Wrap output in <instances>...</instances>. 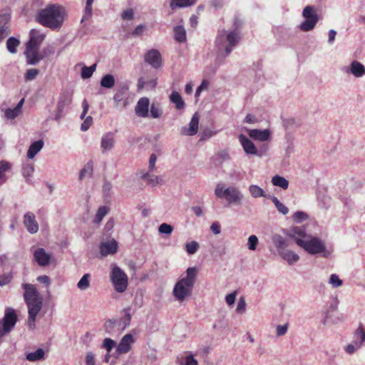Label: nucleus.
Here are the masks:
<instances>
[{"label":"nucleus","mask_w":365,"mask_h":365,"mask_svg":"<svg viewBox=\"0 0 365 365\" xmlns=\"http://www.w3.org/2000/svg\"><path fill=\"white\" fill-rule=\"evenodd\" d=\"M198 125H199V117L197 113H195L189 123V127H183L181 129V134L186 135L189 136H192L195 135L198 131Z\"/></svg>","instance_id":"nucleus-23"},{"label":"nucleus","mask_w":365,"mask_h":365,"mask_svg":"<svg viewBox=\"0 0 365 365\" xmlns=\"http://www.w3.org/2000/svg\"><path fill=\"white\" fill-rule=\"evenodd\" d=\"M43 146V141L42 140H38L32 143L27 151L28 158H34L35 155L42 149Z\"/></svg>","instance_id":"nucleus-32"},{"label":"nucleus","mask_w":365,"mask_h":365,"mask_svg":"<svg viewBox=\"0 0 365 365\" xmlns=\"http://www.w3.org/2000/svg\"><path fill=\"white\" fill-rule=\"evenodd\" d=\"M115 342L110 338H106L102 344V347L105 349L108 353H110L114 347Z\"/></svg>","instance_id":"nucleus-57"},{"label":"nucleus","mask_w":365,"mask_h":365,"mask_svg":"<svg viewBox=\"0 0 365 365\" xmlns=\"http://www.w3.org/2000/svg\"><path fill=\"white\" fill-rule=\"evenodd\" d=\"M250 195L254 198L267 197L265 191L257 185H250L248 187Z\"/></svg>","instance_id":"nucleus-35"},{"label":"nucleus","mask_w":365,"mask_h":365,"mask_svg":"<svg viewBox=\"0 0 365 365\" xmlns=\"http://www.w3.org/2000/svg\"><path fill=\"white\" fill-rule=\"evenodd\" d=\"M354 342L361 343L360 345L364 346L365 345V330L362 324H360L353 334Z\"/></svg>","instance_id":"nucleus-34"},{"label":"nucleus","mask_w":365,"mask_h":365,"mask_svg":"<svg viewBox=\"0 0 365 365\" xmlns=\"http://www.w3.org/2000/svg\"><path fill=\"white\" fill-rule=\"evenodd\" d=\"M258 245V238L256 235H250L248 238L247 246L250 250H255Z\"/></svg>","instance_id":"nucleus-58"},{"label":"nucleus","mask_w":365,"mask_h":365,"mask_svg":"<svg viewBox=\"0 0 365 365\" xmlns=\"http://www.w3.org/2000/svg\"><path fill=\"white\" fill-rule=\"evenodd\" d=\"M24 103V98L20 100V101L17 103L15 108H6L4 110V116L7 119H14L17 116H19L22 112V107Z\"/></svg>","instance_id":"nucleus-25"},{"label":"nucleus","mask_w":365,"mask_h":365,"mask_svg":"<svg viewBox=\"0 0 365 365\" xmlns=\"http://www.w3.org/2000/svg\"><path fill=\"white\" fill-rule=\"evenodd\" d=\"M196 277V268L189 267L186 270L185 277H182L175 284L173 294L178 302H182L192 295Z\"/></svg>","instance_id":"nucleus-3"},{"label":"nucleus","mask_w":365,"mask_h":365,"mask_svg":"<svg viewBox=\"0 0 365 365\" xmlns=\"http://www.w3.org/2000/svg\"><path fill=\"white\" fill-rule=\"evenodd\" d=\"M39 74V70L37 68L28 69L24 75V80L26 81H31L37 77Z\"/></svg>","instance_id":"nucleus-52"},{"label":"nucleus","mask_w":365,"mask_h":365,"mask_svg":"<svg viewBox=\"0 0 365 365\" xmlns=\"http://www.w3.org/2000/svg\"><path fill=\"white\" fill-rule=\"evenodd\" d=\"M66 16V10L63 6L51 4L38 11L36 19L45 27L58 30L62 26Z\"/></svg>","instance_id":"nucleus-1"},{"label":"nucleus","mask_w":365,"mask_h":365,"mask_svg":"<svg viewBox=\"0 0 365 365\" xmlns=\"http://www.w3.org/2000/svg\"><path fill=\"white\" fill-rule=\"evenodd\" d=\"M96 69V63L91 65V66H83L81 70V77L83 79L89 78L92 76L93 72Z\"/></svg>","instance_id":"nucleus-51"},{"label":"nucleus","mask_w":365,"mask_h":365,"mask_svg":"<svg viewBox=\"0 0 365 365\" xmlns=\"http://www.w3.org/2000/svg\"><path fill=\"white\" fill-rule=\"evenodd\" d=\"M24 225L27 231L31 234H35L38 231V224L35 215L31 212H27L24 216Z\"/></svg>","instance_id":"nucleus-18"},{"label":"nucleus","mask_w":365,"mask_h":365,"mask_svg":"<svg viewBox=\"0 0 365 365\" xmlns=\"http://www.w3.org/2000/svg\"><path fill=\"white\" fill-rule=\"evenodd\" d=\"M144 61L154 68L162 66V56L157 49H150L145 54Z\"/></svg>","instance_id":"nucleus-13"},{"label":"nucleus","mask_w":365,"mask_h":365,"mask_svg":"<svg viewBox=\"0 0 365 365\" xmlns=\"http://www.w3.org/2000/svg\"><path fill=\"white\" fill-rule=\"evenodd\" d=\"M20 45V41L15 37H10L6 41V48L11 53L17 52V47Z\"/></svg>","instance_id":"nucleus-40"},{"label":"nucleus","mask_w":365,"mask_h":365,"mask_svg":"<svg viewBox=\"0 0 365 365\" xmlns=\"http://www.w3.org/2000/svg\"><path fill=\"white\" fill-rule=\"evenodd\" d=\"M92 123H93V118H92V117L91 116H88L84 120L83 123L81 124V130L82 131L88 130L89 129V128L91 127V125H92Z\"/></svg>","instance_id":"nucleus-64"},{"label":"nucleus","mask_w":365,"mask_h":365,"mask_svg":"<svg viewBox=\"0 0 365 365\" xmlns=\"http://www.w3.org/2000/svg\"><path fill=\"white\" fill-rule=\"evenodd\" d=\"M110 279L115 290L123 293L128 288V279L125 272L115 264L110 265Z\"/></svg>","instance_id":"nucleus-6"},{"label":"nucleus","mask_w":365,"mask_h":365,"mask_svg":"<svg viewBox=\"0 0 365 365\" xmlns=\"http://www.w3.org/2000/svg\"><path fill=\"white\" fill-rule=\"evenodd\" d=\"M199 249V244L195 241H191L185 245L186 252L189 255L195 254Z\"/></svg>","instance_id":"nucleus-53"},{"label":"nucleus","mask_w":365,"mask_h":365,"mask_svg":"<svg viewBox=\"0 0 365 365\" xmlns=\"http://www.w3.org/2000/svg\"><path fill=\"white\" fill-rule=\"evenodd\" d=\"M173 230V227L167 223H163L158 227V231L161 234L170 235Z\"/></svg>","instance_id":"nucleus-59"},{"label":"nucleus","mask_w":365,"mask_h":365,"mask_svg":"<svg viewBox=\"0 0 365 365\" xmlns=\"http://www.w3.org/2000/svg\"><path fill=\"white\" fill-rule=\"evenodd\" d=\"M11 15L8 13L0 14V43L11 33Z\"/></svg>","instance_id":"nucleus-16"},{"label":"nucleus","mask_w":365,"mask_h":365,"mask_svg":"<svg viewBox=\"0 0 365 365\" xmlns=\"http://www.w3.org/2000/svg\"><path fill=\"white\" fill-rule=\"evenodd\" d=\"M127 88H122L118 89L113 96V100L116 106H118L122 101H125L126 97Z\"/></svg>","instance_id":"nucleus-46"},{"label":"nucleus","mask_w":365,"mask_h":365,"mask_svg":"<svg viewBox=\"0 0 365 365\" xmlns=\"http://www.w3.org/2000/svg\"><path fill=\"white\" fill-rule=\"evenodd\" d=\"M240 38V34L237 31L228 33L225 30L219 31L215 40V45L219 54L222 55L224 53V57L228 56L238 43Z\"/></svg>","instance_id":"nucleus-4"},{"label":"nucleus","mask_w":365,"mask_h":365,"mask_svg":"<svg viewBox=\"0 0 365 365\" xmlns=\"http://www.w3.org/2000/svg\"><path fill=\"white\" fill-rule=\"evenodd\" d=\"M272 183L274 186L286 190L289 187V181L284 177L276 175L272 178Z\"/></svg>","instance_id":"nucleus-36"},{"label":"nucleus","mask_w":365,"mask_h":365,"mask_svg":"<svg viewBox=\"0 0 365 365\" xmlns=\"http://www.w3.org/2000/svg\"><path fill=\"white\" fill-rule=\"evenodd\" d=\"M287 236L296 242L297 239H306L309 236L306 232V229L303 226L293 227L287 233Z\"/></svg>","instance_id":"nucleus-24"},{"label":"nucleus","mask_w":365,"mask_h":365,"mask_svg":"<svg viewBox=\"0 0 365 365\" xmlns=\"http://www.w3.org/2000/svg\"><path fill=\"white\" fill-rule=\"evenodd\" d=\"M22 287L24 289V299L28 307V326L34 329L36 317L43 307V297L34 284L24 283Z\"/></svg>","instance_id":"nucleus-2"},{"label":"nucleus","mask_w":365,"mask_h":365,"mask_svg":"<svg viewBox=\"0 0 365 365\" xmlns=\"http://www.w3.org/2000/svg\"><path fill=\"white\" fill-rule=\"evenodd\" d=\"M360 344L361 343H356L351 341V342L347 344L344 349L346 354L349 355H352L363 347L360 345Z\"/></svg>","instance_id":"nucleus-49"},{"label":"nucleus","mask_w":365,"mask_h":365,"mask_svg":"<svg viewBox=\"0 0 365 365\" xmlns=\"http://www.w3.org/2000/svg\"><path fill=\"white\" fill-rule=\"evenodd\" d=\"M272 241L277 248L278 254L279 253V250H284L285 248L288 247L287 240L280 235H274L272 237Z\"/></svg>","instance_id":"nucleus-31"},{"label":"nucleus","mask_w":365,"mask_h":365,"mask_svg":"<svg viewBox=\"0 0 365 365\" xmlns=\"http://www.w3.org/2000/svg\"><path fill=\"white\" fill-rule=\"evenodd\" d=\"M169 98L170 101L175 104L177 110H180L185 108V103L182 100L181 95L178 91H173L171 93Z\"/></svg>","instance_id":"nucleus-30"},{"label":"nucleus","mask_w":365,"mask_h":365,"mask_svg":"<svg viewBox=\"0 0 365 365\" xmlns=\"http://www.w3.org/2000/svg\"><path fill=\"white\" fill-rule=\"evenodd\" d=\"M217 198L225 199L229 205H240L244 199L242 192L235 186L226 187L223 184L218 183L215 189Z\"/></svg>","instance_id":"nucleus-5"},{"label":"nucleus","mask_w":365,"mask_h":365,"mask_svg":"<svg viewBox=\"0 0 365 365\" xmlns=\"http://www.w3.org/2000/svg\"><path fill=\"white\" fill-rule=\"evenodd\" d=\"M150 116L153 118H158L163 114V110L158 103H153L150 108Z\"/></svg>","instance_id":"nucleus-47"},{"label":"nucleus","mask_w":365,"mask_h":365,"mask_svg":"<svg viewBox=\"0 0 365 365\" xmlns=\"http://www.w3.org/2000/svg\"><path fill=\"white\" fill-rule=\"evenodd\" d=\"M356 78L362 77L365 74L364 66L357 61H353L349 71Z\"/></svg>","instance_id":"nucleus-28"},{"label":"nucleus","mask_w":365,"mask_h":365,"mask_svg":"<svg viewBox=\"0 0 365 365\" xmlns=\"http://www.w3.org/2000/svg\"><path fill=\"white\" fill-rule=\"evenodd\" d=\"M109 209L106 206H102L100 207L97 212L95 215V217L93 219V223L95 224H99L103 217L106 215V214L108 212Z\"/></svg>","instance_id":"nucleus-45"},{"label":"nucleus","mask_w":365,"mask_h":365,"mask_svg":"<svg viewBox=\"0 0 365 365\" xmlns=\"http://www.w3.org/2000/svg\"><path fill=\"white\" fill-rule=\"evenodd\" d=\"M309 219V215L304 211H297L292 215V220L296 223H301Z\"/></svg>","instance_id":"nucleus-50"},{"label":"nucleus","mask_w":365,"mask_h":365,"mask_svg":"<svg viewBox=\"0 0 365 365\" xmlns=\"http://www.w3.org/2000/svg\"><path fill=\"white\" fill-rule=\"evenodd\" d=\"M142 178L146 180L148 185L153 187L162 182V179L160 177L150 174L149 172L144 173L142 175Z\"/></svg>","instance_id":"nucleus-39"},{"label":"nucleus","mask_w":365,"mask_h":365,"mask_svg":"<svg viewBox=\"0 0 365 365\" xmlns=\"http://www.w3.org/2000/svg\"><path fill=\"white\" fill-rule=\"evenodd\" d=\"M123 312L124 316L119 320L108 319L106 321L105 324L106 331L116 325L120 327L122 329H125L130 325L131 321V308L130 307H125L123 309Z\"/></svg>","instance_id":"nucleus-10"},{"label":"nucleus","mask_w":365,"mask_h":365,"mask_svg":"<svg viewBox=\"0 0 365 365\" xmlns=\"http://www.w3.org/2000/svg\"><path fill=\"white\" fill-rule=\"evenodd\" d=\"M93 15V9L92 6H86L83 10V15L81 20V22L90 19Z\"/></svg>","instance_id":"nucleus-60"},{"label":"nucleus","mask_w":365,"mask_h":365,"mask_svg":"<svg viewBox=\"0 0 365 365\" xmlns=\"http://www.w3.org/2000/svg\"><path fill=\"white\" fill-rule=\"evenodd\" d=\"M45 351L43 349H38L34 352L28 353L26 356V359L29 361H37L44 358Z\"/></svg>","instance_id":"nucleus-37"},{"label":"nucleus","mask_w":365,"mask_h":365,"mask_svg":"<svg viewBox=\"0 0 365 365\" xmlns=\"http://www.w3.org/2000/svg\"><path fill=\"white\" fill-rule=\"evenodd\" d=\"M34 257L38 265L45 267L49 264L51 256L43 248H37L34 252Z\"/></svg>","instance_id":"nucleus-22"},{"label":"nucleus","mask_w":365,"mask_h":365,"mask_svg":"<svg viewBox=\"0 0 365 365\" xmlns=\"http://www.w3.org/2000/svg\"><path fill=\"white\" fill-rule=\"evenodd\" d=\"M93 172V164L91 162L87 163L86 166L82 168L79 173V180H82L86 174L91 175Z\"/></svg>","instance_id":"nucleus-55"},{"label":"nucleus","mask_w":365,"mask_h":365,"mask_svg":"<svg viewBox=\"0 0 365 365\" xmlns=\"http://www.w3.org/2000/svg\"><path fill=\"white\" fill-rule=\"evenodd\" d=\"M174 38L180 43H183L186 41V31L182 26H177L173 29Z\"/></svg>","instance_id":"nucleus-38"},{"label":"nucleus","mask_w":365,"mask_h":365,"mask_svg":"<svg viewBox=\"0 0 365 365\" xmlns=\"http://www.w3.org/2000/svg\"><path fill=\"white\" fill-rule=\"evenodd\" d=\"M196 0H172L170 8L174 10L177 7H187L195 3Z\"/></svg>","instance_id":"nucleus-43"},{"label":"nucleus","mask_w":365,"mask_h":365,"mask_svg":"<svg viewBox=\"0 0 365 365\" xmlns=\"http://www.w3.org/2000/svg\"><path fill=\"white\" fill-rule=\"evenodd\" d=\"M302 16L305 20L300 24L299 28L303 31H309L312 30L318 20L319 17L312 6H307L304 8Z\"/></svg>","instance_id":"nucleus-9"},{"label":"nucleus","mask_w":365,"mask_h":365,"mask_svg":"<svg viewBox=\"0 0 365 365\" xmlns=\"http://www.w3.org/2000/svg\"><path fill=\"white\" fill-rule=\"evenodd\" d=\"M269 149V146L267 144L264 143L261 145L259 148H257V153L255 155L258 157H262L267 153Z\"/></svg>","instance_id":"nucleus-62"},{"label":"nucleus","mask_w":365,"mask_h":365,"mask_svg":"<svg viewBox=\"0 0 365 365\" xmlns=\"http://www.w3.org/2000/svg\"><path fill=\"white\" fill-rule=\"evenodd\" d=\"M179 365H198V361L194 358L191 352H186L185 356H179L177 359Z\"/></svg>","instance_id":"nucleus-33"},{"label":"nucleus","mask_w":365,"mask_h":365,"mask_svg":"<svg viewBox=\"0 0 365 365\" xmlns=\"http://www.w3.org/2000/svg\"><path fill=\"white\" fill-rule=\"evenodd\" d=\"M100 83L103 88H111L115 85V78L113 75L106 74L102 77Z\"/></svg>","instance_id":"nucleus-41"},{"label":"nucleus","mask_w":365,"mask_h":365,"mask_svg":"<svg viewBox=\"0 0 365 365\" xmlns=\"http://www.w3.org/2000/svg\"><path fill=\"white\" fill-rule=\"evenodd\" d=\"M17 322V316L14 309L6 308L4 317L0 319V339L10 333Z\"/></svg>","instance_id":"nucleus-8"},{"label":"nucleus","mask_w":365,"mask_h":365,"mask_svg":"<svg viewBox=\"0 0 365 365\" xmlns=\"http://www.w3.org/2000/svg\"><path fill=\"white\" fill-rule=\"evenodd\" d=\"M90 279L91 275L89 274H85L78 281L77 287L81 291L86 290L90 287Z\"/></svg>","instance_id":"nucleus-44"},{"label":"nucleus","mask_w":365,"mask_h":365,"mask_svg":"<svg viewBox=\"0 0 365 365\" xmlns=\"http://www.w3.org/2000/svg\"><path fill=\"white\" fill-rule=\"evenodd\" d=\"M249 137L257 141L267 142L271 140V131L269 129H249L247 130Z\"/></svg>","instance_id":"nucleus-14"},{"label":"nucleus","mask_w":365,"mask_h":365,"mask_svg":"<svg viewBox=\"0 0 365 365\" xmlns=\"http://www.w3.org/2000/svg\"><path fill=\"white\" fill-rule=\"evenodd\" d=\"M115 144V134L113 132H107L103 135L101 140V149L102 153L110 151Z\"/></svg>","instance_id":"nucleus-19"},{"label":"nucleus","mask_w":365,"mask_h":365,"mask_svg":"<svg viewBox=\"0 0 365 365\" xmlns=\"http://www.w3.org/2000/svg\"><path fill=\"white\" fill-rule=\"evenodd\" d=\"M99 248L100 253L103 257L113 255L118 250V243L115 240L112 239L109 241L101 242Z\"/></svg>","instance_id":"nucleus-20"},{"label":"nucleus","mask_w":365,"mask_h":365,"mask_svg":"<svg viewBox=\"0 0 365 365\" xmlns=\"http://www.w3.org/2000/svg\"><path fill=\"white\" fill-rule=\"evenodd\" d=\"M269 198L272 200V202L275 205L277 211L282 215H285L289 212V209L287 206H285L280 200L275 196H270Z\"/></svg>","instance_id":"nucleus-42"},{"label":"nucleus","mask_w":365,"mask_h":365,"mask_svg":"<svg viewBox=\"0 0 365 365\" xmlns=\"http://www.w3.org/2000/svg\"><path fill=\"white\" fill-rule=\"evenodd\" d=\"M245 309H246L245 299H244V297H240L237 302L236 312L237 313L242 314L245 312Z\"/></svg>","instance_id":"nucleus-61"},{"label":"nucleus","mask_w":365,"mask_h":365,"mask_svg":"<svg viewBox=\"0 0 365 365\" xmlns=\"http://www.w3.org/2000/svg\"><path fill=\"white\" fill-rule=\"evenodd\" d=\"M279 255L289 265H292L299 259V256L292 250H279Z\"/></svg>","instance_id":"nucleus-27"},{"label":"nucleus","mask_w":365,"mask_h":365,"mask_svg":"<svg viewBox=\"0 0 365 365\" xmlns=\"http://www.w3.org/2000/svg\"><path fill=\"white\" fill-rule=\"evenodd\" d=\"M147 31L146 26L143 24L138 25L135 29L130 33L133 37L141 36Z\"/></svg>","instance_id":"nucleus-54"},{"label":"nucleus","mask_w":365,"mask_h":365,"mask_svg":"<svg viewBox=\"0 0 365 365\" xmlns=\"http://www.w3.org/2000/svg\"><path fill=\"white\" fill-rule=\"evenodd\" d=\"M150 100L146 97L140 98L135 107V113L140 118H147L149 115Z\"/></svg>","instance_id":"nucleus-17"},{"label":"nucleus","mask_w":365,"mask_h":365,"mask_svg":"<svg viewBox=\"0 0 365 365\" xmlns=\"http://www.w3.org/2000/svg\"><path fill=\"white\" fill-rule=\"evenodd\" d=\"M135 342V339L131 333H128L123 336L118 345L116 347V352L118 354H127L132 348V345Z\"/></svg>","instance_id":"nucleus-12"},{"label":"nucleus","mask_w":365,"mask_h":365,"mask_svg":"<svg viewBox=\"0 0 365 365\" xmlns=\"http://www.w3.org/2000/svg\"><path fill=\"white\" fill-rule=\"evenodd\" d=\"M73 98V92L71 91H65L62 92L60 95L59 99L58 101L57 107L61 110H64V108L69 106L72 102Z\"/></svg>","instance_id":"nucleus-26"},{"label":"nucleus","mask_w":365,"mask_h":365,"mask_svg":"<svg viewBox=\"0 0 365 365\" xmlns=\"http://www.w3.org/2000/svg\"><path fill=\"white\" fill-rule=\"evenodd\" d=\"M121 18L123 20H132L134 18V11L132 9H128L123 11Z\"/></svg>","instance_id":"nucleus-63"},{"label":"nucleus","mask_w":365,"mask_h":365,"mask_svg":"<svg viewBox=\"0 0 365 365\" xmlns=\"http://www.w3.org/2000/svg\"><path fill=\"white\" fill-rule=\"evenodd\" d=\"M329 284L332 286L334 288H337L342 285V280L339 279V276L336 274H332L330 275Z\"/></svg>","instance_id":"nucleus-56"},{"label":"nucleus","mask_w":365,"mask_h":365,"mask_svg":"<svg viewBox=\"0 0 365 365\" xmlns=\"http://www.w3.org/2000/svg\"><path fill=\"white\" fill-rule=\"evenodd\" d=\"M38 50L26 46L24 55L28 65H37L43 58V55L40 54Z\"/></svg>","instance_id":"nucleus-15"},{"label":"nucleus","mask_w":365,"mask_h":365,"mask_svg":"<svg viewBox=\"0 0 365 365\" xmlns=\"http://www.w3.org/2000/svg\"><path fill=\"white\" fill-rule=\"evenodd\" d=\"M239 140L242 146L245 153L247 155H255L257 153V147L255 143L245 135H240Z\"/></svg>","instance_id":"nucleus-21"},{"label":"nucleus","mask_w":365,"mask_h":365,"mask_svg":"<svg viewBox=\"0 0 365 365\" xmlns=\"http://www.w3.org/2000/svg\"><path fill=\"white\" fill-rule=\"evenodd\" d=\"M296 244L311 255L319 254L326 251L324 242L319 238L312 235L306 239H297Z\"/></svg>","instance_id":"nucleus-7"},{"label":"nucleus","mask_w":365,"mask_h":365,"mask_svg":"<svg viewBox=\"0 0 365 365\" xmlns=\"http://www.w3.org/2000/svg\"><path fill=\"white\" fill-rule=\"evenodd\" d=\"M34 173V166L32 163H26L22 165L21 174L29 184H32V176Z\"/></svg>","instance_id":"nucleus-29"},{"label":"nucleus","mask_w":365,"mask_h":365,"mask_svg":"<svg viewBox=\"0 0 365 365\" xmlns=\"http://www.w3.org/2000/svg\"><path fill=\"white\" fill-rule=\"evenodd\" d=\"M11 168V164L7 162L2 161L0 165V185L6 181L5 173Z\"/></svg>","instance_id":"nucleus-48"},{"label":"nucleus","mask_w":365,"mask_h":365,"mask_svg":"<svg viewBox=\"0 0 365 365\" xmlns=\"http://www.w3.org/2000/svg\"><path fill=\"white\" fill-rule=\"evenodd\" d=\"M46 35L43 32L34 29H31L29 33V40L26 43V46L39 49Z\"/></svg>","instance_id":"nucleus-11"}]
</instances>
